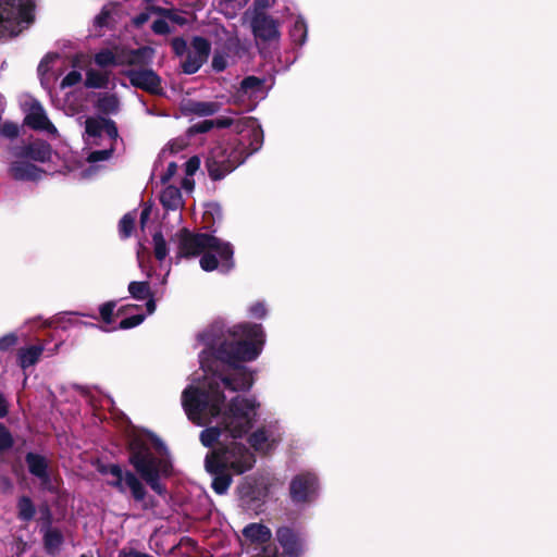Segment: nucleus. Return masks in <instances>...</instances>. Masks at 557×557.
Listing matches in <instances>:
<instances>
[{
	"label": "nucleus",
	"instance_id": "1",
	"mask_svg": "<svg viewBox=\"0 0 557 557\" xmlns=\"http://www.w3.org/2000/svg\"><path fill=\"white\" fill-rule=\"evenodd\" d=\"M206 348L199 354L201 368L214 371L213 364L221 362L232 368L228 375L211 380L207 386H188L182 393V405L190 421L202 425V416L218 418L225 404L222 388L238 392L249 391L253 385L252 372L242 366L257 359L265 343L261 324L243 322L227 327L223 322H213L199 335Z\"/></svg>",
	"mask_w": 557,
	"mask_h": 557
},
{
	"label": "nucleus",
	"instance_id": "2",
	"mask_svg": "<svg viewBox=\"0 0 557 557\" xmlns=\"http://www.w3.org/2000/svg\"><path fill=\"white\" fill-rule=\"evenodd\" d=\"M128 463L134 471L123 470L119 463L100 465L99 473L112 475L107 484L123 495L129 497L136 504H140L143 510H151L158 506V500L148 494L146 485L156 494L164 497L168 494L165 484L161 479L172 475L173 465L168 456V447L153 433L147 437L134 435L127 443Z\"/></svg>",
	"mask_w": 557,
	"mask_h": 557
},
{
	"label": "nucleus",
	"instance_id": "3",
	"mask_svg": "<svg viewBox=\"0 0 557 557\" xmlns=\"http://www.w3.org/2000/svg\"><path fill=\"white\" fill-rule=\"evenodd\" d=\"M176 236L178 240L177 258L188 259L212 250L221 260V272L227 273L234 267V250L230 243H223L211 234L193 233L186 227L181 228Z\"/></svg>",
	"mask_w": 557,
	"mask_h": 557
},
{
	"label": "nucleus",
	"instance_id": "4",
	"mask_svg": "<svg viewBox=\"0 0 557 557\" xmlns=\"http://www.w3.org/2000/svg\"><path fill=\"white\" fill-rule=\"evenodd\" d=\"M248 157L249 153H245L244 143L218 144L210 149L205 165L212 181H221Z\"/></svg>",
	"mask_w": 557,
	"mask_h": 557
},
{
	"label": "nucleus",
	"instance_id": "5",
	"mask_svg": "<svg viewBox=\"0 0 557 557\" xmlns=\"http://www.w3.org/2000/svg\"><path fill=\"white\" fill-rule=\"evenodd\" d=\"M259 404L256 399L240 396L234 397L222 416V424L233 438L243 437L252 428L256 409Z\"/></svg>",
	"mask_w": 557,
	"mask_h": 557
},
{
	"label": "nucleus",
	"instance_id": "6",
	"mask_svg": "<svg viewBox=\"0 0 557 557\" xmlns=\"http://www.w3.org/2000/svg\"><path fill=\"white\" fill-rule=\"evenodd\" d=\"M207 456H214L218 463H222L225 470H232L236 474H243L251 470L256 463V457L244 444L232 442L230 445L218 447Z\"/></svg>",
	"mask_w": 557,
	"mask_h": 557
},
{
	"label": "nucleus",
	"instance_id": "7",
	"mask_svg": "<svg viewBox=\"0 0 557 557\" xmlns=\"http://www.w3.org/2000/svg\"><path fill=\"white\" fill-rule=\"evenodd\" d=\"M239 505L247 511H261L269 495V486L263 478L245 476L237 485Z\"/></svg>",
	"mask_w": 557,
	"mask_h": 557
},
{
	"label": "nucleus",
	"instance_id": "8",
	"mask_svg": "<svg viewBox=\"0 0 557 557\" xmlns=\"http://www.w3.org/2000/svg\"><path fill=\"white\" fill-rule=\"evenodd\" d=\"M319 490V478L312 472H301L290 480L288 495L295 506L302 507L317 500Z\"/></svg>",
	"mask_w": 557,
	"mask_h": 557
},
{
	"label": "nucleus",
	"instance_id": "9",
	"mask_svg": "<svg viewBox=\"0 0 557 557\" xmlns=\"http://www.w3.org/2000/svg\"><path fill=\"white\" fill-rule=\"evenodd\" d=\"M129 84L152 96H164L161 76L151 67L128 69L122 72Z\"/></svg>",
	"mask_w": 557,
	"mask_h": 557
},
{
	"label": "nucleus",
	"instance_id": "10",
	"mask_svg": "<svg viewBox=\"0 0 557 557\" xmlns=\"http://www.w3.org/2000/svg\"><path fill=\"white\" fill-rule=\"evenodd\" d=\"M276 541L282 547L283 557H302L306 553V535L297 528L278 527L275 531Z\"/></svg>",
	"mask_w": 557,
	"mask_h": 557
},
{
	"label": "nucleus",
	"instance_id": "11",
	"mask_svg": "<svg viewBox=\"0 0 557 557\" xmlns=\"http://www.w3.org/2000/svg\"><path fill=\"white\" fill-rule=\"evenodd\" d=\"M257 42L278 41L281 37L280 21L270 14H256L245 17Z\"/></svg>",
	"mask_w": 557,
	"mask_h": 557
},
{
	"label": "nucleus",
	"instance_id": "12",
	"mask_svg": "<svg viewBox=\"0 0 557 557\" xmlns=\"http://www.w3.org/2000/svg\"><path fill=\"white\" fill-rule=\"evenodd\" d=\"M12 154L16 159L45 163L51 160L52 148L46 140L36 139L26 145L14 147Z\"/></svg>",
	"mask_w": 557,
	"mask_h": 557
},
{
	"label": "nucleus",
	"instance_id": "13",
	"mask_svg": "<svg viewBox=\"0 0 557 557\" xmlns=\"http://www.w3.org/2000/svg\"><path fill=\"white\" fill-rule=\"evenodd\" d=\"M205 467L207 472L213 475L211 487L214 493L218 495L225 494L232 484V476L225 470V467L222 463H218L214 460V456H206Z\"/></svg>",
	"mask_w": 557,
	"mask_h": 557
},
{
	"label": "nucleus",
	"instance_id": "14",
	"mask_svg": "<svg viewBox=\"0 0 557 557\" xmlns=\"http://www.w3.org/2000/svg\"><path fill=\"white\" fill-rule=\"evenodd\" d=\"M156 55V49L150 46H143L137 49H124L120 55V64L138 66L139 69L149 67Z\"/></svg>",
	"mask_w": 557,
	"mask_h": 557
},
{
	"label": "nucleus",
	"instance_id": "15",
	"mask_svg": "<svg viewBox=\"0 0 557 557\" xmlns=\"http://www.w3.org/2000/svg\"><path fill=\"white\" fill-rule=\"evenodd\" d=\"M236 131L238 133L247 132L249 140V149L245 146V153L257 152L263 145V131L260 125L256 124V120L252 117H245L236 122Z\"/></svg>",
	"mask_w": 557,
	"mask_h": 557
},
{
	"label": "nucleus",
	"instance_id": "16",
	"mask_svg": "<svg viewBox=\"0 0 557 557\" xmlns=\"http://www.w3.org/2000/svg\"><path fill=\"white\" fill-rule=\"evenodd\" d=\"M10 175L15 181L35 182L41 177L45 171L37 165L24 160L13 161L9 168Z\"/></svg>",
	"mask_w": 557,
	"mask_h": 557
},
{
	"label": "nucleus",
	"instance_id": "17",
	"mask_svg": "<svg viewBox=\"0 0 557 557\" xmlns=\"http://www.w3.org/2000/svg\"><path fill=\"white\" fill-rule=\"evenodd\" d=\"M25 124L35 131H47L48 133H57L55 126L48 119L41 104H34L30 112L25 116Z\"/></svg>",
	"mask_w": 557,
	"mask_h": 557
},
{
	"label": "nucleus",
	"instance_id": "18",
	"mask_svg": "<svg viewBox=\"0 0 557 557\" xmlns=\"http://www.w3.org/2000/svg\"><path fill=\"white\" fill-rule=\"evenodd\" d=\"M25 462L29 473L39 479L42 484L50 482V475L48 472L49 465L45 456L29 451L25 455Z\"/></svg>",
	"mask_w": 557,
	"mask_h": 557
},
{
	"label": "nucleus",
	"instance_id": "19",
	"mask_svg": "<svg viewBox=\"0 0 557 557\" xmlns=\"http://www.w3.org/2000/svg\"><path fill=\"white\" fill-rule=\"evenodd\" d=\"M18 17L26 18V9L22 8L21 0L0 2V25L12 24Z\"/></svg>",
	"mask_w": 557,
	"mask_h": 557
},
{
	"label": "nucleus",
	"instance_id": "20",
	"mask_svg": "<svg viewBox=\"0 0 557 557\" xmlns=\"http://www.w3.org/2000/svg\"><path fill=\"white\" fill-rule=\"evenodd\" d=\"M220 109L218 102L214 101H197L188 99L182 106V112L185 115L209 116L216 113Z\"/></svg>",
	"mask_w": 557,
	"mask_h": 557
},
{
	"label": "nucleus",
	"instance_id": "21",
	"mask_svg": "<svg viewBox=\"0 0 557 557\" xmlns=\"http://www.w3.org/2000/svg\"><path fill=\"white\" fill-rule=\"evenodd\" d=\"M248 443L256 451L263 454L270 453L276 444L264 426L252 432L248 437Z\"/></svg>",
	"mask_w": 557,
	"mask_h": 557
},
{
	"label": "nucleus",
	"instance_id": "22",
	"mask_svg": "<svg viewBox=\"0 0 557 557\" xmlns=\"http://www.w3.org/2000/svg\"><path fill=\"white\" fill-rule=\"evenodd\" d=\"M44 352V346L32 345L28 347H22L17 350V364L21 369L26 370L29 367L35 366Z\"/></svg>",
	"mask_w": 557,
	"mask_h": 557
},
{
	"label": "nucleus",
	"instance_id": "23",
	"mask_svg": "<svg viewBox=\"0 0 557 557\" xmlns=\"http://www.w3.org/2000/svg\"><path fill=\"white\" fill-rule=\"evenodd\" d=\"M243 535L251 543L265 544L272 537L271 530L262 523H249L243 530Z\"/></svg>",
	"mask_w": 557,
	"mask_h": 557
},
{
	"label": "nucleus",
	"instance_id": "24",
	"mask_svg": "<svg viewBox=\"0 0 557 557\" xmlns=\"http://www.w3.org/2000/svg\"><path fill=\"white\" fill-rule=\"evenodd\" d=\"M160 202L166 210H176L182 202L181 190L173 185L166 186L160 195Z\"/></svg>",
	"mask_w": 557,
	"mask_h": 557
},
{
	"label": "nucleus",
	"instance_id": "25",
	"mask_svg": "<svg viewBox=\"0 0 557 557\" xmlns=\"http://www.w3.org/2000/svg\"><path fill=\"white\" fill-rule=\"evenodd\" d=\"M64 542L62 532L57 528H47L44 531V546L48 554H54Z\"/></svg>",
	"mask_w": 557,
	"mask_h": 557
},
{
	"label": "nucleus",
	"instance_id": "26",
	"mask_svg": "<svg viewBox=\"0 0 557 557\" xmlns=\"http://www.w3.org/2000/svg\"><path fill=\"white\" fill-rule=\"evenodd\" d=\"M264 84L263 78H259L257 76L250 75L246 76L242 82L240 86L237 90L238 96H248L252 97L256 96L258 92L261 91L262 86Z\"/></svg>",
	"mask_w": 557,
	"mask_h": 557
},
{
	"label": "nucleus",
	"instance_id": "27",
	"mask_svg": "<svg viewBox=\"0 0 557 557\" xmlns=\"http://www.w3.org/2000/svg\"><path fill=\"white\" fill-rule=\"evenodd\" d=\"M17 508V518L21 521L29 522L34 519L36 515V507L32 500V498L27 495H22L17 499L16 504Z\"/></svg>",
	"mask_w": 557,
	"mask_h": 557
},
{
	"label": "nucleus",
	"instance_id": "28",
	"mask_svg": "<svg viewBox=\"0 0 557 557\" xmlns=\"http://www.w3.org/2000/svg\"><path fill=\"white\" fill-rule=\"evenodd\" d=\"M85 87L101 89L108 88L109 85V73L108 72H99L94 69H89L86 72Z\"/></svg>",
	"mask_w": 557,
	"mask_h": 557
},
{
	"label": "nucleus",
	"instance_id": "29",
	"mask_svg": "<svg viewBox=\"0 0 557 557\" xmlns=\"http://www.w3.org/2000/svg\"><path fill=\"white\" fill-rule=\"evenodd\" d=\"M96 108L104 114L115 113L119 110V98L114 94H103L98 98Z\"/></svg>",
	"mask_w": 557,
	"mask_h": 557
},
{
	"label": "nucleus",
	"instance_id": "30",
	"mask_svg": "<svg viewBox=\"0 0 557 557\" xmlns=\"http://www.w3.org/2000/svg\"><path fill=\"white\" fill-rule=\"evenodd\" d=\"M222 431H225L224 425L222 423H221V426L216 425V426L206 428L200 433L201 444L208 448L213 447L219 442Z\"/></svg>",
	"mask_w": 557,
	"mask_h": 557
},
{
	"label": "nucleus",
	"instance_id": "31",
	"mask_svg": "<svg viewBox=\"0 0 557 557\" xmlns=\"http://www.w3.org/2000/svg\"><path fill=\"white\" fill-rule=\"evenodd\" d=\"M193 54L200 58L202 61L207 62L211 52V44L210 41L201 36H195L191 40Z\"/></svg>",
	"mask_w": 557,
	"mask_h": 557
},
{
	"label": "nucleus",
	"instance_id": "32",
	"mask_svg": "<svg viewBox=\"0 0 557 557\" xmlns=\"http://www.w3.org/2000/svg\"><path fill=\"white\" fill-rule=\"evenodd\" d=\"M128 293L136 300H145L151 296L152 290L149 282L133 281L128 284Z\"/></svg>",
	"mask_w": 557,
	"mask_h": 557
},
{
	"label": "nucleus",
	"instance_id": "33",
	"mask_svg": "<svg viewBox=\"0 0 557 557\" xmlns=\"http://www.w3.org/2000/svg\"><path fill=\"white\" fill-rule=\"evenodd\" d=\"M115 308H116V301L115 300H109L100 305L99 307V319L101 322L106 324L104 327H109V325L113 324L115 322L116 315H115ZM100 329L102 326H99Z\"/></svg>",
	"mask_w": 557,
	"mask_h": 557
},
{
	"label": "nucleus",
	"instance_id": "34",
	"mask_svg": "<svg viewBox=\"0 0 557 557\" xmlns=\"http://www.w3.org/2000/svg\"><path fill=\"white\" fill-rule=\"evenodd\" d=\"M107 117H87L85 121V132L90 137H100L102 135Z\"/></svg>",
	"mask_w": 557,
	"mask_h": 557
},
{
	"label": "nucleus",
	"instance_id": "35",
	"mask_svg": "<svg viewBox=\"0 0 557 557\" xmlns=\"http://www.w3.org/2000/svg\"><path fill=\"white\" fill-rule=\"evenodd\" d=\"M94 61L100 67L121 65L120 58L117 59L110 49H101L95 54Z\"/></svg>",
	"mask_w": 557,
	"mask_h": 557
},
{
	"label": "nucleus",
	"instance_id": "36",
	"mask_svg": "<svg viewBox=\"0 0 557 557\" xmlns=\"http://www.w3.org/2000/svg\"><path fill=\"white\" fill-rule=\"evenodd\" d=\"M135 220L136 214L134 212H128L122 216L119 222V233L121 238L126 239L132 236L135 228Z\"/></svg>",
	"mask_w": 557,
	"mask_h": 557
},
{
	"label": "nucleus",
	"instance_id": "37",
	"mask_svg": "<svg viewBox=\"0 0 557 557\" xmlns=\"http://www.w3.org/2000/svg\"><path fill=\"white\" fill-rule=\"evenodd\" d=\"M290 38L296 45H304L307 39V25L302 18H297L290 29Z\"/></svg>",
	"mask_w": 557,
	"mask_h": 557
},
{
	"label": "nucleus",
	"instance_id": "38",
	"mask_svg": "<svg viewBox=\"0 0 557 557\" xmlns=\"http://www.w3.org/2000/svg\"><path fill=\"white\" fill-rule=\"evenodd\" d=\"M206 62L190 51L187 52L186 59L182 62V72L184 74H195Z\"/></svg>",
	"mask_w": 557,
	"mask_h": 557
},
{
	"label": "nucleus",
	"instance_id": "39",
	"mask_svg": "<svg viewBox=\"0 0 557 557\" xmlns=\"http://www.w3.org/2000/svg\"><path fill=\"white\" fill-rule=\"evenodd\" d=\"M153 242V253L157 260L163 261L168 256V246L164 236L161 231L156 232L152 235Z\"/></svg>",
	"mask_w": 557,
	"mask_h": 557
},
{
	"label": "nucleus",
	"instance_id": "40",
	"mask_svg": "<svg viewBox=\"0 0 557 557\" xmlns=\"http://www.w3.org/2000/svg\"><path fill=\"white\" fill-rule=\"evenodd\" d=\"M145 319H146V314H144V313L134 314L132 317L121 320L119 325L115 327H101V330L104 332H110V331H114L117 329L128 330V329L138 326L139 324H141L145 321Z\"/></svg>",
	"mask_w": 557,
	"mask_h": 557
},
{
	"label": "nucleus",
	"instance_id": "41",
	"mask_svg": "<svg viewBox=\"0 0 557 557\" xmlns=\"http://www.w3.org/2000/svg\"><path fill=\"white\" fill-rule=\"evenodd\" d=\"M14 445V438L10 430L0 422V455L9 451Z\"/></svg>",
	"mask_w": 557,
	"mask_h": 557
},
{
	"label": "nucleus",
	"instance_id": "42",
	"mask_svg": "<svg viewBox=\"0 0 557 557\" xmlns=\"http://www.w3.org/2000/svg\"><path fill=\"white\" fill-rule=\"evenodd\" d=\"M200 267L206 272H211L219 268V259L214 253L209 252L208 250L202 252L200 258Z\"/></svg>",
	"mask_w": 557,
	"mask_h": 557
},
{
	"label": "nucleus",
	"instance_id": "43",
	"mask_svg": "<svg viewBox=\"0 0 557 557\" xmlns=\"http://www.w3.org/2000/svg\"><path fill=\"white\" fill-rule=\"evenodd\" d=\"M271 7L270 0H253L251 8H249L245 13L244 17H250L258 13L268 14L267 9Z\"/></svg>",
	"mask_w": 557,
	"mask_h": 557
},
{
	"label": "nucleus",
	"instance_id": "44",
	"mask_svg": "<svg viewBox=\"0 0 557 557\" xmlns=\"http://www.w3.org/2000/svg\"><path fill=\"white\" fill-rule=\"evenodd\" d=\"M113 152H114L113 145L108 149L94 150L88 154L87 161L91 162V163L104 161V160L110 159L112 157Z\"/></svg>",
	"mask_w": 557,
	"mask_h": 557
},
{
	"label": "nucleus",
	"instance_id": "45",
	"mask_svg": "<svg viewBox=\"0 0 557 557\" xmlns=\"http://www.w3.org/2000/svg\"><path fill=\"white\" fill-rule=\"evenodd\" d=\"M214 127L213 120H203L199 123L191 125L187 133L188 135L205 134L210 132Z\"/></svg>",
	"mask_w": 557,
	"mask_h": 557
},
{
	"label": "nucleus",
	"instance_id": "46",
	"mask_svg": "<svg viewBox=\"0 0 557 557\" xmlns=\"http://www.w3.org/2000/svg\"><path fill=\"white\" fill-rule=\"evenodd\" d=\"M18 343V337L15 333H8L0 337V351H9L13 349Z\"/></svg>",
	"mask_w": 557,
	"mask_h": 557
},
{
	"label": "nucleus",
	"instance_id": "47",
	"mask_svg": "<svg viewBox=\"0 0 557 557\" xmlns=\"http://www.w3.org/2000/svg\"><path fill=\"white\" fill-rule=\"evenodd\" d=\"M82 81V74L78 71L69 72L61 81V88H67L77 85Z\"/></svg>",
	"mask_w": 557,
	"mask_h": 557
},
{
	"label": "nucleus",
	"instance_id": "48",
	"mask_svg": "<svg viewBox=\"0 0 557 557\" xmlns=\"http://www.w3.org/2000/svg\"><path fill=\"white\" fill-rule=\"evenodd\" d=\"M111 18V11L103 7L100 13L95 17L94 25L99 28L108 27Z\"/></svg>",
	"mask_w": 557,
	"mask_h": 557
},
{
	"label": "nucleus",
	"instance_id": "49",
	"mask_svg": "<svg viewBox=\"0 0 557 557\" xmlns=\"http://www.w3.org/2000/svg\"><path fill=\"white\" fill-rule=\"evenodd\" d=\"M151 30L157 35H169L172 30L164 18L156 20L151 25Z\"/></svg>",
	"mask_w": 557,
	"mask_h": 557
},
{
	"label": "nucleus",
	"instance_id": "50",
	"mask_svg": "<svg viewBox=\"0 0 557 557\" xmlns=\"http://www.w3.org/2000/svg\"><path fill=\"white\" fill-rule=\"evenodd\" d=\"M172 49L174 53L178 57L187 53V42L183 37H175L171 41Z\"/></svg>",
	"mask_w": 557,
	"mask_h": 557
},
{
	"label": "nucleus",
	"instance_id": "51",
	"mask_svg": "<svg viewBox=\"0 0 557 557\" xmlns=\"http://www.w3.org/2000/svg\"><path fill=\"white\" fill-rule=\"evenodd\" d=\"M40 520L42 522L41 531H45L47 528L51 527L52 523V512L48 505H42L39 508Z\"/></svg>",
	"mask_w": 557,
	"mask_h": 557
},
{
	"label": "nucleus",
	"instance_id": "52",
	"mask_svg": "<svg viewBox=\"0 0 557 557\" xmlns=\"http://www.w3.org/2000/svg\"><path fill=\"white\" fill-rule=\"evenodd\" d=\"M200 166V158L198 156L190 157L185 163V173L187 176H193Z\"/></svg>",
	"mask_w": 557,
	"mask_h": 557
},
{
	"label": "nucleus",
	"instance_id": "53",
	"mask_svg": "<svg viewBox=\"0 0 557 557\" xmlns=\"http://www.w3.org/2000/svg\"><path fill=\"white\" fill-rule=\"evenodd\" d=\"M249 314L257 319H263L267 315V308L263 302L257 301L249 308Z\"/></svg>",
	"mask_w": 557,
	"mask_h": 557
},
{
	"label": "nucleus",
	"instance_id": "54",
	"mask_svg": "<svg viewBox=\"0 0 557 557\" xmlns=\"http://www.w3.org/2000/svg\"><path fill=\"white\" fill-rule=\"evenodd\" d=\"M1 135L7 138H15L18 135V127L12 122H5L1 127Z\"/></svg>",
	"mask_w": 557,
	"mask_h": 557
},
{
	"label": "nucleus",
	"instance_id": "55",
	"mask_svg": "<svg viewBox=\"0 0 557 557\" xmlns=\"http://www.w3.org/2000/svg\"><path fill=\"white\" fill-rule=\"evenodd\" d=\"M150 18V12L148 8L144 12H140L132 18V25L135 28H141Z\"/></svg>",
	"mask_w": 557,
	"mask_h": 557
},
{
	"label": "nucleus",
	"instance_id": "56",
	"mask_svg": "<svg viewBox=\"0 0 557 557\" xmlns=\"http://www.w3.org/2000/svg\"><path fill=\"white\" fill-rule=\"evenodd\" d=\"M103 132L109 136L110 139L116 141L119 137V131L115 122L111 119H107Z\"/></svg>",
	"mask_w": 557,
	"mask_h": 557
},
{
	"label": "nucleus",
	"instance_id": "57",
	"mask_svg": "<svg viewBox=\"0 0 557 557\" xmlns=\"http://www.w3.org/2000/svg\"><path fill=\"white\" fill-rule=\"evenodd\" d=\"M166 20H170L172 23L177 24L180 26H184L187 24V18L178 14L175 9L170 10Z\"/></svg>",
	"mask_w": 557,
	"mask_h": 557
},
{
	"label": "nucleus",
	"instance_id": "58",
	"mask_svg": "<svg viewBox=\"0 0 557 557\" xmlns=\"http://www.w3.org/2000/svg\"><path fill=\"white\" fill-rule=\"evenodd\" d=\"M117 557H152V556L147 553L139 552L135 548H129V549L123 548L119 552Z\"/></svg>",
	"mask_w": 557,
	"mask_h": 557
},
{
	"label": "nucleus",
	"instance_id": "59",
	"mask_svg": "<svg viewBox=\"0 0 557 557\" xmlns=\"http://www.w3.org/2000/svg\"><path fill=\"white\" fill-rule=\"evenodd\" d=\"M187 146L184 139H173L169 143V149L171 153H178L183 151Z\"/></svg>",
	"mask_w": 557,
	"mask_h": 557
},
{
	"label": "nucleus",
	"instance_id": "60",
	"mask_svg": "<svg viewBox=\"0 0 557 557\" xmlns=\"http://www.w3.org/2000/svg\"><path fill=\"white\" fill-rule=\"evenodd\" d=\"M213 122H214V127H218V128H227L233 125L236 126V122H234V120L232 117H226V116L218 117V119L213 120Z\"/></svg>",
	"mask_w": 557,
	"mask_h": 557
},
{
	"label": "nucleus",
	"instance_id": "61",
	"mask_svg": "<svg viewBox=\"0 0 557 557\" xmlns=\"http://www.w3.org/2000/svg\"><path fill=\"white\" fill-rule=\"evenodd\" d=\"M176 171H177V164L175 162H170L168 164L166 171L164 172V174L161 177L162 183L170 181L175 175Z\"/></svg>",
	"mask_w": 557,
	"mask_h": 557
},
{
	"label": "nucleus",
	"instance_id": "62",
	"mask_svg": "<svg viewBox=\"0 0 557 557\" xmlns=\"http://www.w3.org/2000/svg\"><path fill=\"white\" fill-rule=\"evenodd\" d=\"M147 8H148L150 14H157V15L162 16L163 18L168 17V14L170 13V10H171V9H166V8H162V7L153 5V4H150Z\"/></svg>",
	"mask_w": 557,
	"mask_h": 557
},
{
	"label": "nucleus",
	"instance_id": "63",
	"mask_svg": "<svg viewBox=\"0 0 557 557\" xmlns=\"http://www.w3.org/2000/svg\"><path fill=\"white\" fill-rule=\"evenodd\" d=\"M212 67L216 72H222L226 67V62L222 57L215 55V57H213V60H212Z\"/></svg>",
	"mask_w": 557,
	"mask_h": 557
},
{
	"label": "nucleus",
	"instance_id": "64",
	"mask_svg": "<svg viewBox=\"0 0 557 557\" xmlns=\"http://www.w3.org/2000/svg\"><path fill=\"white\" fill-rule=\"evenodd\" d=\"M9 412V406L3 394L0 393V418H4Z\"/></svg>",
	"mask_w": 557,
	"mask_h": 557
}]
</instances>
